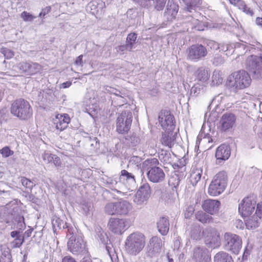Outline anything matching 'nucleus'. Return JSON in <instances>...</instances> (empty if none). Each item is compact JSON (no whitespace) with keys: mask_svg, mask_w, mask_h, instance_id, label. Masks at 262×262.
I'll list each match as a JSON object with an SVG mask.
<instances>
[{"mask_svg":"<svg viewBox=\"0 0 262 262\" xmlns=\"http://www.w3.org/2000/svg\"><path fill=\"white\" fill-rule=\"evenodd\" d=\"M177 136V132L174 130H165L162 134L161 142L163 145L171 148L174 145Z\"/></svg>","mask_w":262,"mask_h":262,"instance_id":"obj_21","label":"nucleus"},{"mask_svg":"<svg viewBox=\"0 0 262 262\" xmlns=\"http://www.w3.org/2000/svg\"><path fill=\"white\" fill-rule=\"evenodd\" d=\"M11 113L20 120H27L33 114V110L30 103L23 98L17 99L11 104Z\"/></svg>","mask_w":262,"mask_h":262,"instance_id":"obj_4","label":"nucleus"},{"mask_svg":"<svg viewBox=\"0 0 262 262\" xmlns=\"http://www.w3.org/2000/svg\"><path fill=\"white\" fill-rule=\"evenodd\" d=\"M117 207V213L119 215H125L132 209L131 204L125 200H121L116 202Z\"/></svg>","mask_w":262,"mask_h":262,"instance_id":"obj_26","label":"nucleus"},{"mask_svg":"<svg viewBox=\"0 0 262 262\" xmlns=\"http://www.w3.org/2000/svg\"><path fill=\"white\" fill-rule=\"evenodd\" d=\"M158 120L163 129H175L174 118L169 111L162 110L159 113Z\"/></svg>","mask_w":262,"mask_h":262,"instance_id":"obj_13","label":"nucleus"},{"mask_svg":"<svg viewBox=\"0 0 262 262\" xmlns=\"http://www.w3.org/2000/svg\"><path fill=\"white\" fill-rule=\"evenodd\" d=\"M21 17L25 21H31L36 18L35 16H33L32 14L26 11H24L21 13Z\"/></svg>","mask_w":262,"mask_h":262,"instance_id":"obj_52","label":"nucleus"},{"mask_svg":"<svg viewBox=\"0 0 262 262\" xmlns=\"http://www.w3.org/2000/svg\"><path fill=\"white\" fill-rule=\"evenodd\" d=\"M141 158L138 156H132L130 158L128 164L127 165V168H129L130 165H134L133 168L134 170H136L137 172H139V174H143V172L142 170L139 166L140 162H141Z\"/></svg>","mask_w":262,"mask_h":262,"instance_id":"obj_31","label":"nucleus"},{"mask_svg":"<svg viewBox=\"0 0 262 262\" xmlns=\"http://www.w3.org/2000/svg\"><path fill=\"white\" fill-rule=\"evenodd\" d=\"M148 179L153 183L162 182L165 177L163 169L159 167H155L150 169L147 173Z\"/></svg>","mask_w":262,"mask_h":262,"instance_id":"obj_20","label":"nucleus"},{"mask_svg":"<svg viewBox=\"0 0 262 262\" xmlns=\"http://www.w3.org/2000/svg\"><path fill=\"white\" fill-rule=\"evenodd\" d=\"M220 205V201L215 200L208 199L204 201L202 204V208L208 213L213 214L219 211Z\"/></svg>","mask_w":262,"mask_h":262,"instance_id":"obj_22","label":"nucleus"},{"mask_svg":"<svg viewBox=\"0 0 262 262\" xmlns=\"http://www.w3.org/2000/svg\"><path fill=\"white\" fill-rule=\"evenodd\" d=\"M25 241L24 236L19 235L16 237L12 242L14 248H19L24 243Z\"/></svg>","mask_w":262,"mask_h":262,"instance_id":"obj_49","label":"nucleus"},{"mask_svg":"<svg viewBox=\"0 0 262 262\" xmlns=\"http://www.w3.org/2000/svg\"><path fill=\"white\" fill-rule=\"evenodd\" d=\"M61 262H77L75 258L70 256H66L62 259Z\"/></svg>","mask_w":262,"mask_h":262,"instance_id":"obj_62","label":"nucleus"},{"mask_svg":"<svg viewBox=\"0 0 262 262\" xmlns=\"http://www.w3.org/2000/svg\"><path fill=\"white\" fill-rule=\"evenodd\" d=\"M205 233H207L205 237V244L208 248L215 249L220 246V235L216 230L213 228H207Z\"/></svg>","mask_w":262,"mask_h":262,"instance_id":"obj_12","label":"nucleus"},{"mask_svg":"<svg viewBox=\"0 0 262 262\" xmlns=\"http://www.w3.org/2000/svg\"><path fill=\"white\" fill-rule=\"evenodd\" d=\"M126 143L130 147H135L138 145L140 142V139L139 136L135 134L130 136H127L125 138Z\"/></svg>","mask_w":262,"mask_h":262,"instance_id":"obj_34","label":"nucleus"},{"mask_svg":"<svg viewBox=\"0 0 262 262\" xmlns=\"http://www.w3.org/2000/svg\"><path fill=\"white\" fill-rule=\"evenodd\" d=\"M82 58H83L82 55H80L78 57H77L75 61V64H76L77 66H82Z\"/></svg>","mask_w":262,"mask_h":262,"instance_id":"obj_63","label":"nucleus"},{"mask_svg":"<svg viewBox=\"0 0 262 262\" xmlns=\"http://www.w3.org/2000/svg\"><path fill=\"white\" fill-rule=\"evenodd\" d=\"M1 53L3 54L7 59H11L14 56L13 51L6 48H1Z\"/></svg>","mask_w":262,"mask_h":262,"instance_id":"obj_50","label":"nucleus"},{"mask_svg":"<svg viewBox=\"0 0 262 262\" xmlns=\"http://www.w3.org/2000/svg\"><path fill=\"white\" fill-rule=\"evenodd\" d=\"M14 223H17L16 228L18 229V230L22 232V230L26 227L24 216L20 214H17L14 217Z\"/></svg>","mask_w":262,"mask_h":262,"instance_id":"obj_41","label":"nucleus"},{"mask_svg":"<svg viewBox=\"0 0 262 262\" xmlns=\"http://www.w3.org/2000/svg\"><path fill=\"white\" fill-rule=\"evenodd\" d=\"M146 244L145 235L140 232L131 233L126 238L125 248L130 255H138L144 248Z\"/></svg>","mask_w":262,"mask_h":262,"instance_id":"obj_2","label":"nucleus"},{"mask_svg":"<svg viewBox=\"0 0 262 262\" xmlns=\"http://www.w3.org/2000/svg\"><path fill=\"white\" fill-rule=\"evenodd\" d=\"M179 10V6L172 1H168L167 5V11L166 13L174 17Z\"/></svg>","mask_w":262,"mask_h":262,"instance_id":"obj_33","label":"nucleus"},{"mask_svg":"<svg viewBox=\"0 0 262 262\" xmlns=\"http://www.w3.org/2000/svg\"><path fill=\"white\" fill-rule=\"evenodd\" d=\"M52 162L54 163L55 166L57 167H59L61 166V161L59 157L56 155H54L53 158Z\"/></svg>","mask_w":262,"mask_h":262,"instance_id":"obj_58","label":"nucleus"},{"mask_svg":"<svg viewBox=\"0 0 262 262\" xmlns=\"http://www.w3.org/2000/svg\"><path fill=\"white\" fill-rule=\"evenodd\" d=\"M201 141H202L204 143L206 142L211 143L212 142V139L209 134L200 133L197 137L196 142L198 144V142H200Z\"/></svg>","mask_w":262,"mask_h":262,"instance_id":"obj_46","label":"nucleus"},{"mask_svg":"<svg viewBox=\"0 0 262 262\" xmlns=\"http://www.w3.org/2000/svg\"><path fill=\"white\" fill-rule=\"evenodd\" d=\"M187 52L188 59L195 62L204 59L208 54L206 47L201 44L192 45L187 49Z\"/></svg>","mask_w":262,"mask_h":262,"instance_id":"obj_10","label":"nucleus"},{"mask_svg":"<svg viewBox=\"0 0 262 262\" xmlns=\"http://www.w3.org/2000/svg\"><path fill=\"white\" fill-rule=\"evenodd\" d=\"M20 182L24 187L30 190H31L32 188L35 185L32 181L25 177H21Z\"/></svg>","mask_w":262,"mask_h":262,"instance_id":"obj_48","label":"nucleus"},{"mask_svg":"<svg viewBox=\"0 0 262 262\" xmlns=\"http://www.w3.org/2000/svg\"><path fill=\"white\" fill-rule=\"evenodd\" d=\"M54 155L51 154L49 151H45L42 157L44 161H47L48 163H51L52 162L53 158Z\"/></svg>","mask_w":262,"mask_h":262,"instance_id":"obj_54","label":"nucleus"},{"mask_svg":"<svg viewBox=\"0 0 262 262\" xmlns=\"http://www.w3.org/2000/svg\"><path fill=\"white\" fill-rule=\"evenodd\" d=\"M91 207V205L89 203H85L81 205V208L85 213H88L90 211Z\"/></svg>","mask_w":262,"mask_h":262,"instance_id":"obj_61","label":"nucleus"},{"mask_svg":"<svg viewBox=\"0 0 262 262\" xmlns=\"http://www.w3.org/2000/svg\"><path fill=\"white\" fill-rule=\"evenodd\" d=\"M159 161L157 159L155 158H149L143 163V166L146 168L147 170L148 171L150 169L157 167Z\"/></svg>","mask_w":262,"mask_h":262,"instance_id":"obj_39","label":"nucleus"},{"mask_svg":"<svg viewBox=\"0 0 262 262\" xmlns=\"http://www.w3.org/2000/svg\"><path fill=\"white\" fill-rule=\"evenodd\" d=\"M246 66L254 79L262 78V64L260 58L256 56L251 55L247 58Z\"/></svg>","mask_w":262,"mask_h":262,"instance_id":"obj_8","label":"nucleus"},{"mask_svg":"<svg viewBox=\"0 0 262 262\" xmlns=\"http://www.w3.org/2000/svg\"><path fill=\"white\" fill-rule=\"evenodd\" d=\"M67 236H69L67 247L70 252L74 255L88 254V249L86 247V242L83 239V236L77 228H69Z\"/></svg>","mask_w":262,"mask_h":262,"instance_id":"obj_1","label":"nucleus"},{"mask_svg":"<svg viewBox=\"0 0 262 262\" xmlns=\"http://www.w3.org/2000/svg\"><path fill=\"white\" fill-rule=\"evenodd\" d=\"M150 194V187L147 183H145L139 188L135 195L134 202L138 205H141L148 200Z\"/></svg>","mask_w":262,"mask_h":262,"instance_id":"obj_15","label":"nucleus"},{"mask_svg":"<svg viewBox=\"0 0 262 262\" xmlns=\"http://www.w3.org/2000/svg\"><path fill=\"white\" fill-rule=\"evenodd\" d=\"M133 121V113L126 110L119 113L116 120V131L121 134L127 133L130 129Z\"/></svg>","mask_w":262,"mask_h":262,"instance_id":"obj_6","label":"nucleus"},{"mask_svg":"<svg viewBox=\"0 0 262 262\" xmlns=\"http://www.w3.org/2000/svg\"><path fill=\"white\" fill-rule=\"evenodd\" d=\"M181 181V177L178 174L174 172L171 174L168 180V184L169 186H172L173 188L176 189L179 185Z\"/></svg>","mask_w":262,"mask_h":262,"instance_id":"obj_38","label":"nucleus"},{"mask_svg":"<svg viewBox=\"0 0 262 262\" xmlns=\"http://www.w3.org/2000/svg\"><path fill=\"white\" fill-rule=\"evenodd\" d=\"M182 1L185 5V9L189 12L196 10L202 5V0H182Z\"/></svg>","mask_w":262,"mask_h":262,"instance_id":"obj_29","label":"nucleus"},{"mask_svg":"<svg viewBox=\"0 0 262 262\" xmlns=\"http://www.w3.org/2000/svg\"><path fill=\"white\" fill-rule=\"evenodd\" d=\"M129 171L126 170H122L120 172L119 179L123 183H135V176L136 175H142L139 174V172H137L135 170H132L130 168L128 169Z\"/></svg>","mask_w":262,"mask_h":262,"instance_id":"obj_23","label":"nucleus"},{"mask_svg":"<svg viewBox=\"0 0 262 262\" xmlns=\"http://www.w3.org/2000/svg\"><path fill=\"white\" fill-rule=\"evenodd\" d=\"M212 83L213 84L219 85L222 83L223 78L220 72H214L212 77Z\"/></svg>","mask_w":262,"mask_h":262,"instance_id":"obj_47","label":"nucleus"},{"mask_svg":"<svg viewBox=\"0 0 262 262\" xmlns=\"http://www.w3.org/2000/svg\"><path fill=\"white\" fill-rule=\"evenodd\" d=\"M11 257L10 255H8V256L5 255L4 257H2L1 258V262H12Z\"/></svg>","mask_w":262,"mask_h":262,"instance_id":"obj_64","label":"nucleus"},{"mask_svg":"<svg viewBox=\"0 0 262 262\" xmlns=\"http://www.w3.org/2000/svg\"><path fill=\"white\" fill-rule=\"evenodd\" d=\"M192 257L195 262H210L211 259L207 249L200 246L193 249Z\"/></svg>","mask_w":262,"mask_h":262,"instance_id":"obj_18","label":"nucleus"},{"mask_svg":"<svg viewBox=\"0 0 262 262\" xmlns=\"http://www.w3.org/2000/svg\"><path fill=\"white\" fill-rule=\"evenodd\" d=\"M157 225L158 231L162 235H166L168 233L169 229V222L167 217H160Z\"/></svg>","mask_w":262,"mask_h":262,"instance_id":"obj_25","label":"nucleus"},{"mask_svg":"<svg viewBox=\"0 0 262 262\" xmlns=\"http://www.w3.org/2000/svg\"><path fill=\"white\" fill-rule=\"evenodd\" d=\"M255 214L258 215V216L262 219V204H258Z\"/></svg>","mask_w":262,"mask_h":262,"instance_id":"obj_60","label":"nucleus"},{"mask_svg":"<svg viewBox=\"0 0 262 262\" xmlns=\"http://www.w3.org/2000/svg\"><path fill=\"white\" fill-rule=\"evenodd\" d=\"M104 212L109 215L117 214V207L116 202L107 203L104 208Z\"/></svg>","mask_w":262,"mask_h":262,"instance_id":"obj_37","label":"nucleus"},{"mask_svg":"<svg viewBox=\"0 0 262 262\" xmlns=\"http://www.w3.org/2000/svg\"><path fill=\"white\" fill-rule=\"evenodd\" d=\"M195 218L198 221L203 224L209 223L212 222L213 220L210 215L203 212V211H198L195 213Z\"/></svg>","mask_w":262,"mask_h":262,"instance_id":"obj_32","label":"nucleus"},{"mask_svg":"<svg viewBox=\"0 0 262 262\" xmlns=\"http://www.w3.org/2000/svg\"><path fill=\"white\" fill-rule=\"evenodd\" d=\"M195 76L199 81L205 82L208 79L209 76L207 70L203 68H200L195 72Z\"/></svg>","mask_w":262,"mask_h":262,"instance_id":"obj_36","label":"nucleus"},{"mask_svg":"<svg viewBox=\"0 0 262 262\" xmlns=\"http://www.w3.org/2000/svg\"><path fill=\"white\" fill-rule=\"evenodd\" d=\"M134 47L131 43L125 42V45L118 46L116 48V51L120 54H124L127 52H131Z\"/></svg>","mask_w":262,"mask_h":262,"instance_id":"obj_40","label":"nucleus"},{"mask_svg":"<svg viewBox=\"0 0 262 262\" xmlns=\"http://www.w3.org/2000/svg\"><path fill=\"white\" fill-rule=\"evenodd\" d=\"M53 230L54 233H56L57 229H67V233H68V228L73 227L67 225V223L63 221L59 217L54 216L52 220Z\"/></svg>","mask_w":262,"mask_h":262,"instance_id":"obj_28","label":"nucleus"},{"mask_svg":"<svg viewBox=\"0 0 262 262\" xmlns=\"http://www.w3.org/2000/svg\"><path fill=\"white\" fill-rule=\"evenodd\" d=\"M70 122V118L69 115L64 114L63 115L58 114L56 116V120L54 123L56 124V129L62 131L65 129L68 126Z\"/></svg>","mask_w":262,"mask_h":262,"instance_id":"obj_24","label":"nucleus"},{"mask_svg":"<svg viewBox=\"0 0 262 262\" xmlns=\"http://www.w3.org/2000/svg\"><path fill=\"white\" fill-rule=\"evenodd\" d=\"M159 158L164 163H170L171 155L168 151L162 150L159 154Z\"/></svg>","mask_w":262,"mask_h":262,"instance_id":"obj_42","label":"nucleus"},{"mask_svg":"<svg viewBox=\"0 0 262 262\" xmlns=\"http://www.w3.org/2000/svg\"><path fill=\"white\" fill-rule=\"evenodd\" d=\"M240 3L241 4H239V5L237 8L247 15L251 16H253L254 14L253 10L247 6L245 2L243 1L242 2Z\"/></svg>","mask_w":262,"mask_h":262,"instance_id":"obj_45","label":"nucleus"},{"mask_svg":"<svg viewBox=\"0 0 262 262\" xmlns=\"http://www.w3.org/2000/svg\"><path fill=\"white\" fill-rule=\"evenodd\" d=\"M0 153L4 157H8L13 154V151L9 147H5L0 150Z\"/></svg>","mask_w":262,"mask_h":262,"instance_id":"obj_53","label":"nucleus"},{"mask_svg":"<svg viewBox=\"0 0 262 262\" xmlns=\"http://www.w3.org/2000/svg\"><path fill=\"white\" fill-rule=\"evenodd\" d=\"M230 156V148L226 144H222L219 146L215 152L216 164L221 165L225 161L229 159Z\"/></svg>","mask_w":262,"mask_h":262,"instance_id":"obj_19","label":"nucleus"},{"mask_svg":"<svg viewBox=\"0 0 262 262\" xmlns=\"http://www.w3.org/2000/svg\"><path fill=\"white\" fill-rule=\"evenodd\" d=\"M214 262H234V260L229 253L220 251L214 256Z\"/></svg>","mask_w":262,"mask_h":262,"instance_id":"obj_30","label":"nucleus"},{"mask_svg":"<svg viewBox=\"0 0 262 262\" xmlns=\"http://www.w3.org/2000/svg\"><path fill=\"white\" fill-rule=\"evenodd\" d=\"M204 88V85H201L199 83L194 84L191 89L190 95L192 96H198L201 92H203Z\"/></svg>","mask_w":262,"mask_h":262,"instance_id":"obj_44","label":"nucleus"},{"mask_svg":"<svg viewBox=\"0 0 262 262\" xmlns=\"http://www.w3.org/2000/svg\"><path fill=\"white\" fill-rule=\"evenodd\" d=\"M225 249L235 254H238L242 247V241L237 235L226 233L224 235Z\"/></svg>","mask_w":262,"mask_h":262,"instance_id":"obj_7","label":"nucleus"},{"mask_svg":"<svg viewBox=\"0 0 262 262\" xmlns=\"http://www.w3.org/2000/svg\"><path fill=\"white\" fill-rule=\"evenodd\" d=\"M256 202L251 198H246L239 204V213L244 217H248L255 209Z\"/></svg>","mask_w":262,"mask_h":262,"instance_id":"obj_17","label":"nucleus"},{"mask_svg":"<svg viewBox=\"0 0 262 262\" xmlns=\"http://www.w3.org/2000/svg\"><path fill=\"white\" fill-rule=\"evenodd\" d=\"M17 68L21 73L26 75H32L39 72L41 66L38 63L28 61L19 62L17 64Z\"/></svg>","mask_w":262,"mask_h":262,"instance_id":"obj_16","label":"nucleus"},{"mask_svg":"<svg viewBox=\"0 0 262 262\" xmlns=\"http://www.w3.org/2000/svg\"><path fill=\"white\" fill-rule=\"evenodd\" d=\"M130 225L129 220L125 219L111 217L108 222V228L112 232L122 234Z\"/></svg>","mask_w":262,"mask_h":262,"instance_id":"obj_9","label":"nucleus"},{"mask_svg":"<svg viewBox=\"0 0 262 262\" xmlns=\"http://www.w3.org/2000/svg\"><path fill=\"white\" fill-rule=\"evenodd\" d=\"M155 8L158 10H162L165 5V0H155Z\"/></svg>","mask_w":262,"mask_h":262,"instance_id":"obj_55","label":"nucleus"},{"mask_svg":"<svg viewBox=\"0 0 262 262\" xmlns=\"http://www.w3.org/2000/svg\"><path fill=\"white\" fill-rule=\"evenodd\" d=\"M227 175L225 171L219 172L213 177L209 185L208 192L212 196H217L221 194L226 187Z\"/></svg>","mask_w":262,"mask_h":262,"instance_id":"obj_5","label":"nucleus"},{"mask_svg":"<svg viewBox=\"0 0 262 262\" xmlns=\"http://www.w3.org/2000/svg\"><path fill=\"white\" fill-rule=\"evenodd\" d=\"M51 11V7L50 6L46 7L42 9L41 11L39 14V17H44L46 14H48Z\"/></svg>","mask_w":262,"mask_h":262,"instance_id":"obj_59","label":"nucleus"},{"mask_svg":"<svg viewBox=\"0 0 262 262\" xmlns=\"http://www.w3.org/2000/svg\"><path fill=\"white\" fill-rule=\"evenodd\" d=\"M202 171L201 168H196L192 170L190 175V182L193 185H195L200 180Z\"/></svg>","mask_w":262,"mask_h":262,"instance_id":"obj_35","label":"nucleus"},{"mask_svg":"<svg viewBox=\"0 0 262 262\" xmlns=\"http://www.w3.org/2000/svg\"><path fill=\"white\" fill-rule=\"evenodd\" d=\"M224 62V60L221 56H217L214 57L213 60V64L215 66L221 65Z\"/></svg>","mask_w":262,"mask_h":262,"instance_id":"obj_57","label":"nucleus"},{"mask_svg":"<svg viewBox=\"0 0 262 262\" xmlns=\"http://www.w3.org/2000/svg\"><path fill=\"white\" fill-rule=\"evenodd\" d=\"M235 121L236 117L233 114L226 113L220 120L219 128L222 132H228L235 125Z\"/></svg>","mask_w":262,"mask_h":262,"instance_id":"obj_14","label":"nucleus"},{"mask_svg":"<svg viewBox=\"0 0 262 262\" xmlns=\"http://www.w3.org/2000/svg\"><path fill=\"white\" fill-rule=\"evenodd\" d=\"M162 241L157 236L152 237L149 241L146 248V255L150 258L158 256L163 247Z\"/></svg>","mask_w":262,"mask_h":262,"instance_id":"obj_11","label":"nucleus"},{"mask_svg":"<svg viewBox=\"0 0 262 262\" xmlns=\"http://www.w3.org/2000/svg\"><path fill=\"white\" fill-rule=\"evenodd\" d=\"M202 235L201 230L199 227L195 226L191 230L190 236L195 241L200 240Z\"/></svg>","mask_w":262,"mask_h":262,"instance_id":"obj_43","label":"nucleus"},{"mask_svg":"<svg viewBox=\"0 0 262 262\" xmlns=\"http://www.w3.org/2000/svg\"><path fill=\"white\" fill-rule=\"evenodd\" d=\"M251 82L249 74L245 70H239L230 75L226 85L230 89L242 90L248 88Z\"/></svg>","mask_w":262,"mask_h":262,"instance_id":"obj_3","label":"nucleus"},{"mask_svg":"<svg viewBox=\"0 0 262 262\" xmlns=\"http://www.w3.org/2000/svg\"><path fill=\"white\" fill-rule=\"evenodd\" d=\"M137 38V34L135 33H129L126 38V42L128 43H131L132 46L135 45Z\"/></svg>","mask_w":262,"mask_h":262,"instance_id":"obj_51","label":"nucleus"},{"mask_svg":"<svg viewBox=\"0 0 262 262\" xmlns=\"http://www.w3.org/2000/svg\"><path fill=\"white\" fill-rule=\"evenodd\" d=\"M207 46L210 48V49L217 50L220 49V45L213 40H209L207 42Z\"/></svg>","mask_w":262,"mask_h":262,"instance_id":"obj_56","label":"nucleus"},{"mask_svg":"<svg viewBox=\"0 0 262 262\" xmlns=\"http://www.w3.org/2000/svg\"><path fill=\"white\" fill-rule=\"evenodd\" d=\"M247 217L245 221L247 229H255L260 225L261 219L258 216V215L254 214L252 216Z\"/></svg>","mask_w":262,"mask_h":262,"instance_id":"obj_27","label":"nucleus"}]
</instances>
